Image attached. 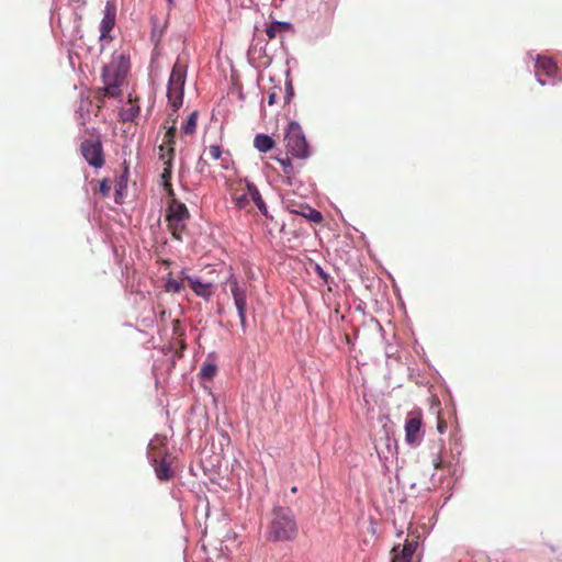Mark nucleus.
<instances>
[{
    "label": "nucleus",
    "instance_id": "obj_1",
    "mask_svg": "<svg viewBox=\"0 0 562 562\" xmlns=\"http://www.w3.org/2000/svg\"><path fill=\"white\" fill-rule=\"evenodd\" d=\"M231 200L237 210L250 211L252 201L263 216H268V207L257 187L247 179H229L226 181Z\"/></svg>",
    "mask_w": 562,
    "mask_h": 562
},
{
    "label": "nucleus",
    "instance_id": "obj_2",
    "mask_svg": "<svg viewBox=\"0 0 562 562\" xmlns=\"http://www.w3.org/2000/svg\"><path fill=\"white\" fill-rule=\"evenodd\" d=\"M297 533V526L290 507L277 506L271 512L267 538L272 541L292 540Z\"/></svg>",
    "mask_w": 562,
    "mask_h": 562
},
{
    "label": "nucleus",
    "instance_id": "obj_3",
    "mask_svg": "<svg viewBox=\"0 0 562 562\" xmlns=\"http://www.w3.org/2000/svg\"><path fill=\"white\" fill-rule=\"evenodd\" d=\"M187 70L188 59L184 56H178L172 67L167 88L168 102L173 112H177L183 103Z\"/></svg>",
    "mask_w": 562,
    "mask_h": 562
},
{
    "label": "nucleus",
    "instance_id": "obj_4",
    "mask_svg": "<svg viewBox=\"0 0 562 562\" xmlns=\"http://www.w3.org/2000/svg\"><path fill=\"white\" fill-rule=\"evenodd\" d=\"M189 218L190 213L187 205L177 199H171L166 211V222L175 239L182 240L187 228L186 222Z\"/></svg>",
    "mask_w": 562,
    "mask_h": 562
},
{
    "label": "nucleus",
    "instance_id": "obj_5",
    "mask_svg": "<svg viewBox=\"0 0 562 562\" xmlns=\"http://www.w3.org/2000/svg\"><path fill=\"white\" fill-rule=\"evenodd\" d=\"M284 144L289 154L295 158L304 159L310 155V148L302 127L296 122H291L284 135Z\"/></svg>",
    "mask_w": 562,
    "mask_h": 562
},
{
    "label": "nucleus",
    "instance_id": "obj_6",
    "mask_svg": "<svg viewBox=\"0 0 562 562\" xmlns=\"http://www.w3.org/2000/svg\"><path fill=\"white\" fill-rule=\"evenodd\" d=\"M423 414L420 409L409 412L405 422V441L409 446H417L423 439Z\"/></svg>",
    "mask_w": 562,
    "mask_h": 562
},
{
    "label": "nucleus",
    "instance_id": "obj_7",
    "mask_svg": "<svg viewBox=\"0 0 562 562\" xmlns=\"http://www.w3.org/2000/svg\"><path fill=\"white\" fill-rule=\"evenodd\" d=\"M80 150L90 166L101 168L104 165L103 147L99 138L83 140Z\"/></svg>",
    "mask_w": 562,
    "mask_h": 562
},
{
    "label": "nucleus",
    "instance_id": "obj_8",
    "mask_svg": "<svg viewBox=\"0 0 562 562\" xmlns=\"http://www.w3.org/2000/svg\"><path fill=\"white\" fill-rule=\"evenodd\" d=\"M228 283L231 286V293L234 299L235 306L238 312L240 326L243 330H246L247 327V321H246V310H247V296H246V289L240 286L237 279L235 277H231L228 279Z\"/></svg>",
    "mask_w": 562,
    "mask_h": 562
},
{
    "label": "nucleus",
    "instance_id": "obj_9",
    "mask_svg": "<svg viewBox=\"0 0 562 562\" xmlns=\"http://www.w3.org/2000/svg\"><path fill=\"white\" fill-rule=\"evenodd\" d=\"M128 71V64L124 56L119 57L117 64L111 63L104 66L102 71L103 83L122 85Z\"/></svg>",
    "mask_w": 562,
    "mask_h": 562
},
{
    "label": "nucleus",
    "instance_id": "obj_10",
    "mask_svg": "<svg viewBox=\"0 0 562 562\" xmlns=\"http://www.w3.org/2000/svg\"><path fill=\"white\" fill-rule=\"evenodd\" d=\"M184 280L188 281L192 291L204 300H210L215 292V285L212 281H204L201 278L193 276H186L182 271Z\"/></svg>",
    "mask_w": 562,
    "mask_h": 562
},
{
    "label": "nucleus",
    "instance_id": "obj_11",
    "mask_svg": "<svg viewBox=\"0 0 562 562\" xmlns=\"http://www.w3.org/2000/svg\"><path fill=\"white\" fill-rule=\"evenodd\" d=\"M203 155L209 157L211 160H220L221 167L228 169L232 164V156L229 150H224L222 146L217 144L210 145L203 151Z\"/></svg>",
    "mask_w": 562,
    "mask_h": 562
},
{
    "label": "nucleus",
    "instance_id": "obj_12",
    "mask_svg": "<svg viewBox=\"0 0 562 562\" xmlns=\"http://www.w3.org/2000/svg\"><path fill=\"white\" fill-rule=\"evenodd\" d=\"M558 72L557 64L549 57L539 56L536 61V75L539 77L538 80L541 85L546 82L541 79L542 75L554 78Z\"/></svg>",
    "mask_w": 562,
    "mask_h": 562
},
{
    "label": "nucleus",
    "instance_id": "obj_13",
    "mask_svg": "<svg viewBox=\"0 0 562 562\" xmlns=\"http://www.w3.org/2000/svg\"><path fill=\"white\" fill-rule=\"evenodd\" d=\"M286 209L291 213L301 215L311 222L321 223L323 221L322 213L307 204H297L296 205V204L288 203Z\"/></svg>",
    "mask_w": 562,
    "mask_h": 562
},
{
    "label": "nucleus",
    "instance_id": "obj_14",
    "mask_svg": "<svg viewBox=\"0 0 562 562\" xmlns=\"http://www.w3.org/2000/svg\"><path fill=\"white\" fill-rule=\"evenodd\" d=\"M161 453L159 452L156 457L151 458V461L155 464V473L157 477L161 481H168L173 476V471L171 470L170 461L167 460L166 456L158 462L157 457Z\"/></svg>",
    "mask_w": 562,
    "mask_h": 562
},
{
    "label": "nucleus",
    "instance_id": "obj_15",
    "mask_svg": "<svg viewBox=\"0 0 562 562\" xmlns=\"http://www.w3.org/2000/svg\"><path fill=\"white\" fill-rule=\"evenodd\" d=\"M115 24V8L108 2L104 10V16L102 19L100 31L101 37H105Z\"/></svg>",
    "mask_w": 562,
    "mask_h": 562
},
{
    "label": "nucleus",
    "instance_id": "obj_16",
    "mask_svg": "<svg viewBox=\"0 0 562 562\" xmlns=\"http://www.w3.org/2000/svg\"><path fill=\"white\" fill-rule=\"evenodd\" d=\"M128 102L131 103L130 108L122 109L120 111V119L122 122H134L135 119L139 115V105L137 104L138 99H133L132 94L128 95Z\"/></svg>",
    "mask_w": 562,
    "mask_h": 562
},
{
    "label": "nucleus",
    "instance_id": "obj_17",
    "mask_svg": "<svg viewBox=\"0 0 562 562\" xmlns=\"http://www.w3.org/2000/svg\"><path fill=\"white\" fill-rule=\"evenodd\" d=\"M176 121H177V119L171 117V116L165 121L164 128H166L167 131L165 133L164 143L161 145H168V146L175 147V144H176L175 137H176V132H177Z\"/></svg>",
    "mask_w": 562,
    "mask_h": 562
},
{
    "label": "nucleus",
    "instance_id": "obj_18",
    "mask_svg": "<svg viewBox=\"0 0 562 562\" xmlns=\"http://www.w3.org/2000/svg\"><path fill=\"white\" fill-rule=\"evenodd\" d=\"M291 29V24L288 22L274 21L267 29L266 34L269 40L276 38L279 34L286 32Z\"/></svg>",
    "mask_w": 562,
    "mask_h": 562
},
{
    "label": "nucleus",
    "instance_id": "obj_19",
    "mask_svg": "<svg viewBox=\"0 0 562 562\" xmlns=\"http://www.w3.org/2000/svg\"><path fill=\"white\" fill-rule=\"evenodd\" d=\"M255 147L261 151L267 153L274 146V140L266 134H258L254 139Z\"/></svg>",
    "mask_w": 562,
    "mask_h": 562
},
{
    "label": "nucleus",
    "instance_id": "obj_20",
    "mask_svg": "<svg viewBox=\"0 0 562 562\" xmlns=\"http://www.w3.org/2000/svg\"><path fill=\"white\" fill-rule=\"evenodd\" d=\"M158 149L159 159L162 161V166H165V164L173 165L176 155L175 147L168 145H160Z\"/></svg>",
    "mask_w": 562,
    "mask_h": 562
},
{
    "label": "nucleus",
    "instance_id": "obj_21",
    "mask_svg": "<svg viewBox=\"0 0 562 562\" xmlns=\"http://www.w3.org/2000/svg\"><path fill=\"white\" fill-rule=\"evenodd\" d=\"M198 125V112L193 111L189 116L184 125L181 127L183 134L192 135L196 131Z\"/></svg>",
    "mask_w": 562,
    "mask_h": 562
},
{
    "label": "nucleus",
    "instance_id": "obj_22",
    "mask_svg": "<svg viewBox=\"0 0 562 562\" xmlns=\"http://www.w3.org/2000/svg\"><path fill=\"white\" fill-rule=\"evenodd\" d=\"M122 85L115 83H104V88H102L99 93L102 98H117L121 95V87Z\"/></svg>",
    "mask_w": 562,
    "mask_h": 562
},
{
    "label": "nucleus",
    "instance_id": "obj_23",
    "mask_svg": "<svg viewBox=\"0 0 562 562\" xmlns=\"http://www.w3.org/2000/svg\"><path fill=\"white\" fill-rule=\"evenodd\" d=\"M418 539H419V536H416L415 538H413L411 540L406 539L403 548L400 549V551L402 553H404V555L413 558V554L415 553V551L418 547Z\"/></svg>",
    "mask_w": 562,
    "mask_h": 562
},
{
    "label": "nucleus",
    "instance_id": "obj_24",
    "mask_svg": "<svg viewBox=\"0 0 562 562\" xmlns=\"http://www.w3.org/2000/svg\"><path fill=\"white\" fill-rule=\"evenodd\" d=\"M172 167L173 165L165 164L162 172H161V184L162 187H169L172 178Z\"/></svg>",
    "mask_w": 562,
    "mask_h": 562
},
{
    "label": "nucleus",
    "instance_id": "obj_25",
    "mask_svg": "<svg viewBox=\"0 0 562 562\" xmlns=\"http://www.w3.org/2000/svg\"><path fill=\"white\" fill-rule=\"evenodd\" d=\"M391 553H392L391 562H412L413 558L404 555V553H402L400 551V544L394 546L393 549L391 550Z\"/></svg>",
    "mask_w": 562,
    "mask_h": 562
},
{
    "label": "nucleus",
    "instance_id": "obj_26",
    "mask_svg": "<svg viewBox=\"0 0 562 562\" xmlns=\"http://www.w3.org/2000/svg\"><path fill=\"white\" fill-rule=\"evenodd\" d=\"M165 289L167 292L179 293L183 289V284L176 279L169 278L166 282Z\"/></svg>",
    "mask_w": 562,
    "mask_h": 562
},
{
    "label": "nucleus",
    "instance_id": "obj_27",
    "mask_svg": "<svg viewBox=\"0 0 562 562\" xmlns=\"http://www.w3.org/2000/svg\"><path fill=\"white\" fill-rule=\"evenodd\" d=\"M279 164L282 166L283 173L291 177L293 173V167L289 157L278 158Z\"/></svg>",
    "mask_w": 562,
    "mask_h": 562
},
{
    "label": "nucleus",
    "instance_id": "obj_28",
    "mask_svg": "<svg viewBox=\"0 0 562 562\" xmlns=\"http://www.w3.org/2000/svg\"><path fill=\"white\" fill-rule=\"evenodd\" d=\"M216 372V367L212 363H205L201 369V374L203 378L212 379Z\"/></svg>",
    "mask_w": 562,
    "mask_h": 562
},
{
    "label": "nucleus",
    "instance_id": "obj_29",
    "mask_svg": "<svg viewBox=\"0 0 562 562\" xmlns=\"http://www.w3.org/2000/svg\"><path fill=\"white\" fill-rule=\"evenodd\" d=\"M99 191L103 196H108L111 191V184L108 179L100 181Z\"/></svg>",
    "mask_w": 562,
    "mask_h": 562
},
{
    "label": "nucleus",
    "instance_id": "obj_30",
    "mask_svg": "<svg viewBox=\"0 0 562 562\" xmlns=\"http://www.w3.org/2000/svg\"><path fill=\"white\" fill-rule=\"evenodd\" d=\"M432 465H434V468H435L436 470H438V469H441V468H442V460H441V458H440L439 456L434 457V459H432Z\"/></svg>",
    "mask_w": 562,
    "mask_h": 562
},
{
    "label": "nucleus",
    "instance_id": "obj_31",
    "mask_svg": "<svg viewBox=\"0 0 562 562\" xmlns=\"http://www.w3.org/2000/svg\"><path fill=\"white\" fill-rule=\"evenodd\" d=\"M165 191L167 192V195L170 198V199H176L175 198V191H173V188H172V184L170 183L169 187H164Z\"/></svg>",
    "mask_w": 562,
    "mask_h": 562
},
{
    "label": "nucleus",
    "instance_id": "obj_32",
    "mask_svg": "<svg viewBox=\"0 0 562 562\" xmlns=\"http://www.w3.org/2000/svg\"><path fill=\"white\" fill-rule=\"evenodd\" d=\"M276 102H277V94H276V92H271V93H269V95H268V103H269L270 105H272V104H274Z\"/></svg>",
    "mask_w": 562,
    "mask_h": 562
},
{
    "label": "nucleus",
    "instance_id": "obj_33",
    "mask_svg": "<svg viewBox=\"0 0 562 562\" xmlns=\"http://www.w3.org/2000/svg\"><path fill=\"white\" fill-rule=\"evenodd\" d=\"M446 427L447 426H446L445 422L439 420V423H438V431L441 432V434L445 432Z\"/></svg>",
    "mask_w": 562,
    "mask_h": 562
}]
</instances>
